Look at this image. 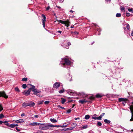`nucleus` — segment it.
Listing matches in <instances>:
<instances>
[{
    "instance_id": "obj_13",
    "label": "nucleus",
    "mask_w": 133,
    "mask_h": 133,
    "mask_svg": "<svg viewBox=\"0 0 133 133\" xmlns=\"http://www.w3.org/2000/svg\"><path fill=\"white\" fill-rule=\"evenodd\" d=\"M87 101H85V99H82V100H81L79 101V102L81 103V104H83L84 103L87 102Z\"/></svg>"
},
{
    "instance_id": "obj_42",
    "label": "nucleus",
    "mask_w": 133,
    "mask_h": 133,
    "mask_svg": "<svg viewBox=\"0 0 133 133\" xmlns=\"http://www.w3.org/2000/svg\"><path fill=\"white\" fill-rule=\"evenodd\" d=\"M97 117H92V119L95 120L97 119Z\"/></svg>"
},
{
    "instance_id": "obj_15",
    "label": "nucleus",
    "mask_w": 133,
    "mask_h": 133,
    "mask_svg": "<svg viewBox=\"0 0 133 133\" xmlns=\"http://www.w3.org/2000/svg\"><path fill=\"white\" fill-rule=\"evenodd\" d=\"M103 96V95L102 94H97L96 95V97L97 98H101Z\"/></svg>"
},
{
    "instance_id": "obj_57",
    "label": "nucleus",
    "mask_w": 133,
    "mask_h": 133,
    "mask_svg": "<svg viewBox=\"0 0 133 133\" xmlns=\"http://www.w3.org/2000/svg\"><path fill=\"white\" fill-rule=\"evenodd\" d=\"M105 1L106 2H110V0H105Z\"/></svg>"
},
{
    "instance_id": "obj_21",
    "label": "nucleus",
    "mask_w": 133,
    "mask_h": 133,
    "mask_svg": "<svg viewBox=\"0 0 133 133\" xmlns=\"http://www.w3.org/2000/svg\"><path fill=\"white\" fill-rule=\"evenodd\" d=\"M15 90L18 92H20V90L17 87H16L15 88Z\"/></svg>"
},
{
    "instance_id": "obj_17",
    "label": "nucleus",
    "mask_w": 133,
    "mask_h": 133,
    "mask_svg": "<svg viewBox=\"0 0 133 133\" xmlns=\"http://www.w3.org/2000/svg\"><path fill=\"white\" fill-rule=\"evenodd\" d=\"M88 127V126L87 125H83L82 126V129H86Z\"/></svg>"
},
{
    "instance_id": "obj_49",
    "label": "nucleus",
    "mask_w": 133,
    "mask_h": 133,
    "mask_svg": "<svg viewBox=\"0 0 133 133\" xmlns=\"http://www.w3.org/2000/svg\"><path fill=\"white\" fill-rule=\"evenodd\" d=\"M50 7L49 6H48L47 8H46V10H48L50 8Z\"/></svg>"
},
{
    "instance_id": "obj_27",
    "label": "nucleus",
    "mask_w": 133,
    "mask_h": 133,
    "mask_svg": "<svg viewBox=\"0 0 133 133\" xmlns=\"http://www.w3.org/2000/svg\"><path fill=\"white\" fill-rule=\"evenodd\" d=\"M128 10L129 12H132V13H133V10L132 8H128Z\"/></svg>"
},
{
    "instance_id": "obj_38",
    "label": "nucleus",
    "mask_w": 133,
    "mask_h": 133,
    "mask_svg": "<svg viewBox=\"0 0 133 133\" xmlns=\"http://www.w3.org/2000/svg\"><path fill=\"white\" fill-rule=\"evenodd\" d=\"M97 119L98 120H101L102 118L100 116L98 117H97Z\"/></svg>"
},
{
    "instance_id": "obj_35",
    "label": "nucleus",
    "mask_w": 133,
    "mask_h": 133,
    "mask_svg": "<svg viewBox=\"0 0 133 133\" xmlns=\"http://www.w3.org/2000/svg\"><path fill=\"white\" fill-rule=\"evenodd\" d=\"M126 28L128 30H129L130 29V26L128 24L126 26Z\"/></svg>"
},
{
    "instance_id": "obj_63",
    "label": "nucleus",
    "mask_w": 133,
    "mask_h": 133,
    "mask_svg": "<svg viewBox=\"0 0 133 133\" xmlns=\"http://www.w3.org/2000/svg\"><path fill=\"white\" fill-rule=\"evenodd\" d=\"M14 125H15V127H16L18 126V125L17 124H14Z\"/></svg>"
},
{
    "instance_id": "obj_60",
    "label": "nucleus",
    "mask_w": 133,
    "mask_h": 133,
    "mask_svg": "<svg viewBox=\"0 0 133 133\" xmlns=\"http://www.w3.org/2000/svg\"><path fill=\"white\" fill-rule=\"evenodd\" d=\"M16 129L18 131H20V130H19L16 127Z\"/></svg>"
},
{
    "instance_id": "obj_3",
    "label": "nucleus",
    "mask_w": 133,
    "mask_h": 133,
    "mask_svg": "<svg viewBox=\"0 0 133 133\" xmlns=\"http://www.w3.org/2000/svg\"><path fill=\"white\" fill-rule=\"evenodd\" d=\"M56 21L59 23H60L62 24H65V25L68 27L70 24V22L68 20L63 21L60 20H58L57 19H56Z\"/></svg>"
},
{
    "instance_id": "obj_55",
    "label": "nucleus",
    "mask_w": 133,
    "mask_h": 133,
    "mask_svg": "<svg viewBox=\"0 0 133 133\" xmlns=\"http://www.w3.org/2000/svg\"><path fill=\"white\" fill-rule=\"evenodd\" d=\"M72 129V128H68L67 129L68 130H71Z\"/></svg>"
},
{
    "instance_id": "obj_26",
    "label": "nucleus",
    "mask_w": 133,
    "mask_h": 133,
    "mask_svg": "<svg viewBox=\"0 0 133 133\" xmlns=\"http://www.w3.org/2000/svg\"><path fill=\"white\" fill-rule=\"evenodd\" d=\"M102 123L100 122H98L97 123V126H100L102 125Z\"/></svg>"
},
{
    "instance_id": "obj_50",
    "label": "nucleus",
    "mask_w": 133,
    "mask_h": 133,
    "mask_svg": "<svg viewBox=\"0 0 133 133\" xmlns=\"http://www.w3.org/2000/svg\"><path fill=\"white\" fill-rule=\"evenodd\" d=\"M66 127L65 126L63 125H60V127L61 128H64L65 127Z\"/></svg>"
},
{
    "instance_id": "obj_29",
    "label": "nucleus",
    "mask_w": 133,
    "mask_h": 133,
    "mask_svg": "<svg viewBox=\"0 0 133 133\" xmlns=\"http://www.w3.org/2000/svg\"><path fill=\"white\" fill-rule=\"evenodd\" d=\"M76 124L74 123H72L71 124V126L74 128H75L76 126Z\"/></svg>"
},
{
    "instance_id": "obj_40",
    "label": "nucleus",
    "mask_w": 133,
    "mask_h": 133,
    "mask_svg": "<svg viewBox=\"0 0 133 133\" xmlns=\"http://www.w3.org/2000/svg\"><path fill=\"white\" fill-rule=\"evenodd\" d=\"M126 14V16L128 17L130 16V14L129 13H127Z\"/></svg>"
},
{
    "instance_id": "obj_39",
    "label": "nucleus",
    "mask_w": 133,
    "mask_h": 133,
    "mask_svg": "<svg viewBox=\"0 0 133 133\" xmlns=\"http://www.w3.org/2000/svg\"><path fill=\"white\" fill-rule=\"evenodd\" d=\"M71 109H69L67 110V112L68 113H69L71 112Z\"/></svg>"
},
{
    "instance_id": "obj_64",
    "label": "nucleus",
    "mask_w": 133,
    "mask_h": 133,
    "mask_svg": "<svg viewBox=\"0 0 133 133\" xmlns=\"http://www.w3.org/2000/svg\"><path fill=\"white\" fill-rule=\"evenodd\" d=\"M37 94V93L36 92H34L33 93V94L34 95H36Z\"/></svg>"
},
{
    "instance_id": "obj_59",
    "label": "nucleus",
    "mask_w": 133,
    "mask_h": 133,
    "mask_svg": "<svg viewBox=\"0 0 133 133\" xmlns=\"http://www.w3.org/2000/svg\"><path fill=\"white\" fill-rule=\"evenodd\" d=\"M3 123V122L2 121H0V124H2Z\"/></svg>"
},
{
    "instance_id": "obj_9",
    "label": "nucleus",
    "mask_w": 133,
    "mask_h": 133,
    "mask_svg": "<svg viewBox=\"0 0 133 133\" xmlns=\"http://www.w3.org/2000/svg\"><path fill=\"white\" fill-rule=\"evenodd\" d=\"M40 124V123L37 122L32 123L29 124L30 125L36 126L39 125Z\"/></svg>"
},
{
    "instance_id": "obj_37",
    "label": "nucleus",
    "mask_w": 133,
    "mask_h": 133,
    "mask_svg": "<svg viewBox=\"0 0 133 133\" xmlns=\"http://www.w3.org/2000/svg\"><path fill=\"white\" fill-rule=\"evenodd\" d=\"M58 107H59L61 109H65V108L63 107H61L60 105H59L58 106Z\"/></svg>"
},
{
    "instance_id": "obj_28",
    "label": "nucleus",
    "mask_w": 133,
    "mask_h": 133,
    "mask_svg": "<svg viewBox=\"0 0 133 133\" xmlns=\"http://www.w3.org/2000/svg\"><path fill=\"white\" fill-rule=\"evenodd\" d=\"M26 85L25 84H23L22 85V87L24 89H25L26 87Z\"/></svg>"
},
{
    "instance_id": "obj_51",
    "label": "nucleus",
    "mask_w": 133,
    "mask_h": 133,
    "mask_svg": "<svg viewBox=\"0 0 133 133\" xmlns=\"http://www.w3.org/2000/svg\"><path fill=\"white\" fill-rule=\"evenodd\" d=\"M36 95L37 96H40V95L39 94H38V93H37V94H36Z\"/></svg>"
},
{
    "instance_id": "obj_32",
    "label": "nucleus",
    "mask_w": 133,
    "mask_h": 133,
    "mask_svg": "<svg viewBox=\"0 0 133 133\" xmlns=\"http://www.w3.org/2000/svg\"><path fill=\"white\" fill-rule=\"evenodd\" d=\"M27 80V78H22V80L23 81H26Z\"/></svg>"
},
{
    "instance_id": "obj_43",
    "label": "nucleus",
    "mask_w": 133,
    "mask_h": 133,
    "mask_svg": "<svg viewBox=\"0 0 133 133\" xmlns=\"http://www.w3.org/2000/svg\"><path fill=\"white\" fill-rule=\"evenodd\" d=\"M105 114V113H103L100 116H101V118H102V117L103 116H104V115Z\"/></svg>"
},
{
    "instance_id": "obj_12",
    "label": "nucleus",
    "mask_w": 133,
    "mask_h": 133,
    "mask_svg": "<svg viewBox=\"0 0 133 133\" xmlns=\"http://www.w3.org/2000/svg\"><path fill=\"white\" fill-rule=\"evenodd\" d=\"M126 100V99H124L123 98H119L118 99L119 101L120 102H123L124 101H125Z\"/></svg>"
},
{
    "instance_id": "obj_14",
    "label": "nucleus",
    "mask_w": 133,
    "mask_h": 133,
    "mask_svg": "<svg viewBox=\"0 0 133 133\" xmlns=\"http://www.w3.org/2000/svg\"><path fill=\"white\" fill-rule=\"evenodd\" d=\"M42 16L43 18V19H42V22H45L46 21V17L45 15L42 14Z\"/></svg>"
},
{
    "instance_id": "obj_2",
    "label": "nucleus",
    "mask_w": 133,
    "mask_h": 133,
    "mask_svg": "<svg viewBox=\"0 0 133 133\" xmlns=\"http://www.w3.org/2000/svg\"><path fill=\"white\" fill-rule=\"evenodd\" d=\"M61 63L64 66L65 65H69L70 64L71 62L69 60V59L66 58H62V60L61 62ZM64 67H65L66 68V67L65 66H64Z\"/></svg>"
},
{
    "instance_id": "obj_24",
    "label": "nucleus",
    "mask_w": 133,
    "mask_h": 133,
    "mask_svg": "<svg viewBox=\"0 0 133 133\" xmlns=\"http://www.w3.org/2000/svg\"><path fill=\"white\" fill-rule=\"evenodd\" d=\"M32 87H31V88H30V90L32 89V91H33V90L34 89H35V87L34 85H31Z\"/></svg>"
},
{
    "instance_id": "obj_6",
    "label": "nucleus",
    "mask_w": 133,
    "mask_h": 133,
    "mask_svg": "<svg viewBox=\"0 0 133 133\" xmlns=\"http://www.w3.org/2000/svg\"><path fill=\"white\" fill-rule=\"evenodd\" d=\"M27 103L28 106H29L30 107H33L35 105V103L32 101H30L29 102Z\"/></svg>"
},
{
    "instance_id": "obj_46",
    "label": "nucleus",
    "mask_w": 133,
    "mask_h": 133,
    "mask_svg": "<svg viewBox=\"0 0 133 133\" xmlns=\"http://www.w3.org/2000/svg\"><path fill=\"white\" fill-rule=\"evenodd\" d=\"M3 110V108L2 107H1L0 108V112L1 111Z\"/></svg>"
},
{
    "instance_id": "obj_44",
    "label": "nucleus",
    "mask_w": 133,
    "mask_h": 133,
    "mask_svg": "<svg viewBox=\"0 0 133 133\" xmlns=\"http://www.w3.org/2000/svg\"><path fill=\"white\" fill-rule=\"evenodd\" d=\"M45 22H42L43 26L44 28L45 26Z\"/></svg>"
},
{
    "instance_id": "obj_45",
    "label": "nucleus",
    "mask_w": 133,
    "mask_h": 133,
    "mask_svg": "<svg viewBox=\"0 0 133 133\" xmlns=\"http://www.w3.org/2000/svg\"><path fill=\"white\" fill-rule=\"evenodd\" d=\"M64 1V0H59V2L60 3H62Z\"/></svg>"
},
{
    "instance_id": "obj_34",
    "label": "nucleus",
    "mask_w": 133,
    "mask_h": 133,
    "mask_svg": "<svg viewBox=\"0 0 133 133\" xmlns=\"http://www.w3.org/2000/svg\"><path fill=\"white\" fill-rule=\"evenodd\" d=\"M50 103V102L49 101H46L44 102V104H48Z\"/></svg>"
},
{
    "instance_id": "obj_41",
    "label": "nucleus",
    "mask_w": 133,
    "mask_h": 133,
    "mask_svg": "<svg viewBox=\"0 0 133 133\" xmlns=\"http://www.w3.org/2000/svg\"><path fill=\"white\" fill-rule=\"evenodd\" d=\"M121 9L122 11H124L125 8L124 7H121Z\"/></svg>"
},
{
    "instance_id": "obj_11",
    "label": "nucleus",
    "mask_w": 133,
    "mask_h": 133,
    "mask_svg": "<svg viewBox=\"0 0 133 133\" xmlns=\"http://www.w3.org/2000/svg\"><path fill=\"white\" fill-rule=\"evenodd\" d=\"M16 123H21L24 122V120L23 119H19V120H16L15 121Z\"/></svg>"
},
{
    "instance_id": "obj_1",
    "label": "nucleus",
    "mask_w": 133,
    "mask_h": 133,
    "mask_svg": "<svg viewBox=\"0 0 133 133\" xmlns=\"http://www.w3.org/2000/svg\"><path fill=\"white\" fill-rule=\"evenodd\" d=\"M39 126V129L42 130H47L48 129L50 128L51 124H41Z\"/></svg>"
},
{
    "instance_id": "obj_4",
    "label": "nucleus",
    "mask_w": 133,
    "mask_h": 133,
    "mask_svg": "<svg viewBox=\"0 0 133 133\" xmlns=\"http://www.w3.org/2000/svg\"><path fill=\"white\" fill-rule=\"evenodd\" d=\"M130 108L131 113V118L130 120V121H133V102H132V105H130Z\"/></svg>"
},
{
    "instance_id": "obj_54",
    "label": "nucleus",
    "mask_w": 133,
    "mask_h": 133,
    "mask_svg": "<svg viewBox=\"0 0 133 133\" xmlns=\"http://www.w3.org/2000/svg\"><path fill=\"white\" fill-rule=\"evenodd\" d=\"M75 34H78V32H74Z\"/></svg>"
},
{
    "instance_id": "obj_23",
    "label": "nucleus",
    "mask_w": 133,
    "mask_h": 133,
    "mask_svg": "<svg viewBox=\"0 0 133 133\" xmlns=\"http://www.w3.org/2000/svg\"><path fill=\"white\" fill-rule=\"evenodd\" d=\"M33 91L34 92H36L37 93H39L41 92V91L37 90L36 89L33 90Z\"/></svg>"
},
{
    "instance_id": "obj_53",
    "label": "nucleus",
    "mask_w": 133,
    "mask_h": 133,
    "mask_svg": "<svg viewBox=\"0 0 133 133\" xmlns=\"http://www.w3.org/2000/svg\"><path fill=\"white\" fill-rule=\"evenodd\" d=\"M123 104L124 105H125V104L126 103L125 101H124L123 102Z\"/></svg>"
},
{
    "instance_id": "obj_20",
    "label": "nucleus",
    "mask_w": 133,
    "mask_h": 133,
    "mask_svg": "<svg viewBox=\"0 0 133 133\" xmlns=\"http://www.w3.org/2000/svg\"><path fill=\"white\" fill-rule=\"evenodd\" d=\"M90 118V116L89 115H86L85 117V118L86 119H88Z\"/></svg>"
},
{
    "instance_id": "obj_31",
    "label": "nucleus",
    "mask_w": 133,
    "mask_h": 133,
    "mask_svg": "<svg viewBox=\"0 0 133 133\" xmlns=\"http://www.w3.org/2000/svg\"><path fill=\"white\" fill-rule=\"evenodd\" d=\"M4 117V116L3 114H1L0 115V118L1 119L3 118Z\"/></svg>"
},
{
    "instance_id": "obj_7",
    "label": "nucleus",
    "mask_w": 133,
    "mask_h": 133,
    "mask_svg": "<svg viewBox=\"0 0 133 133\" xmlns=\"http://www.w3.org/2000/svg\"><path fill=\"white\" fill-rule=\"evenodd\" d=\"M60 84L58 82L55 83L54 85L53 88L57 89L60 86Z\"/></svg>"
},
{
    "instance_id": "obj_8",
    "label": "nucleus",
    "mask_w": 133,
    "mask_h": 133,
    "mask_svg": "<svg viewBox=\"0 0 133 133\" xmlns=\"http://www.w3.org/2000/svg\"><path fill=\"white\" fill-rule=\"evenodd\" d=\"M30 89H29L27 91H25L24 92H23V93L24 94L28 95L30 94Z\"/></svg>"
},
{
    "instance_id": "obj_36",
    "label": "nucleus",
    "mask_w": 133,
    "mask_h": 133,
    "mask_svg": "<svg viewBox=\"0 0 133 133\" xmlns=\"http://www.w3.org/2000/svg\"><path fill=\"white\" fill-rule=\"evenodd\" d=\"M43 101H40L39 102L38 104H42L43 103Z\"/></svg>"
},
{
    "instance_id": "obj_5",
    "label": "nucleus",
    "mask_w": 133,
    "mask_h": 133,
    "mask_svg": "<svg viewBox=\"0 0 133 133\" xmlns=\"http://www.w3.org/2000/svg\"><path fill=\"white\" fill-rule=\"evenodd\" d=\"M0 97H2L5 98H8V96L6 95L4 91L0 92Z\"/></svg>"
},
{
    "instance_id": "obj_33",
    "label": "nucleus",
    "mask_w": 133,
    "mask_h": 133,
    "mask_svg": "<svg viewBox=\"0 0 133 133\" xmlns=\"http://www.w3.org/2000/svg\"><path fill=\"white\" fill-rule=\"evenodd\" d=\"M9 127L11 128H13L15 127V125H14V124H12L10 125H9Z\"/></svg>"
},
{
    "instance_id": "obj_16",
    "label": "nucleus",
    "mask_w": 133,
    "mask_h": 133,
    "mask_svg": "<svg viewBox=\"0 0 133 133\" xmlns=\"http://www.w3.org/2000/svg\"><path fill=\"white\" fill-rule=\"evenodd\" d=\"M50 120L53 123H56L57 122V121L54 118H51Z\"/></svg>"
},
{
    "instance_id": "obj_61",
    "label": "nucleus",
    "mask_w": 133,
    "mask_h": 133,
    "mask_svg": "<svg viewBox=\"0 0 133 133\" xmlns=\"http://www.w3.org/2000/svg\"><path fill=\"white\" fill-rule=\"evenodd\" d=\"M5 125L8 126H9V125H9V123L6 124Z\"/></svg>"
},
{
    "instance_id": "obj_25",
    "label": "nucleus",
    "mask_w": 133,
    "mask_h": 133,
    "mask_svg": "<svg viewBox=\"0 0 133 133\" xmlns=\"http://www.w3.org/2000/svg\"><path fill=\"white\" fill-rule=\"evenodd\" d=\"M116 16V17H119L121 16V14L120 13H117Z\"/></svg>"
},
{
    "instance_id": "obj_58",
    "label": "nucleus",
    "mask_w": 133,
    "mask_h": 133,
    "mask_svg": "<svg viewBox=\"0 0 133 133\" xmlns=\"http://www.w3.org/2000/svg\"><path fill=\"white\" fill-rule=\"evenodd\" d=\"M58 32V33H61L62 32V31H57Z\"/></svg>"
},
{
    "instance_id": "obj_18",
    "label": "nucleus",
    "mask_w": 133,
    "mask_h": 133,
    "mask_svg": "<svg viewBox=\"0 0 133 133\" xmlns=\"http://www.w3.org/2000/svg\"><path fill=\"white\" fill-rule=\"evenodd\" d=\"M51 127H56L57 128H59L60 127V125H54L51 124Z\"/></svg>"
},
{
    "instance_id": "obj_52",
    "label": "nucleus",
    "mask_w": 133,
    "mask_h": 133,
    "mask_svg": "<svg viewBox=\"0 0 133 133\" xmlns=\"http://www.w3.org/2000/svg\"><path fill=\"white\" fill-rule=\"evenodd\" d=\"M56 7L59 9H60L61 8V7L59 6H56Z\"/></svg>"
},
{
    "instance_id": "obj_47",
    "label": "nucleus",
    "mask_w": 133,
    "mask_h": 133,
    "mask_svg": "<svg viewBox=\"0 0 133 133\" xmlns=\"http://www.w3.org/2000/svg\"><path fill=\"white\" fill-rule=\"evenodd\" d=\"M25 115L24 113H23L21 115V116L23 117L25 116Z\"/></svg>"
},
{
    "instance_id": "obj_56",
    "label": "nucleus",
    "mask_w": 133,
    "mask_h": 133,
    "mask_svg": "<svg viewBox=\"0 0 133 133\" xmlns=\"http://www.w3.org/2000/svg\"><path fill=\"white\" fill-rule=\"evenodd\" d=\"M79 119V117L76 118H75V119L76 120L77 119Z\"/></svg>"
},
{
    "instance_id": "obj_48",
    "label": "nucleus",
    "mask_w": 133,
    "mask_h": 133,
    "mask_svg": "<svg viewBox=\"0 0 133 133\" xmlns=\"http://www.w3.org/2000/svg\"><path fill=\"white\" fill-rule=\"evenodd\" d=\"M34 117L36 118H38V115H35L34 116Z\"/></svg>"
},
{
    "instance_id": "obj_22",
    "label": "nucleus",
    "mask_w": 133,
    "mask_h": 133,
    "mask_svg": "<svg viewBox=\"0 0 133 133\" xmlns=\"http://www.w3.org/2000/svg\"><path fill=\"white\" fill-rule=\"evenodd\" d=\"M64 91V89H63L61 90H60L59 91V92L60 94H62L63 93Z\"/></svg>"
},
{
    "instance_id": "obj_30",
    "label": "nucleus",
    "mask_w": 133,
    "mask_h": 133,
    "mask_svg": "<svg viewBox=\"0 0 133 133\" xmlns=\"http://www.w3.org/2000/svg\"><path fill=\"white\" fill-rule=\"evenodd\" d=\"M66 101V100L65 99H62L61 103L62 104H64Z\"/></svg>"
},
{
    "instance_id": "obj_10",
    "label": "nucleus",
    "mask_w": 133,
    "mask_h": 133,
    "mask_svg": "<svg viewBox=\"0 0 133 133\" xmlns=\"http://www.w3.org/2000/svg\"><path fill=\"white\" fill-rule=\"evenodd\" d=\"M22 106L24 108H25L26 107L28 106V103L25 102H24L22 104Z\"/></svg>"
},
{
    "instance_id": "obj_19",
    "label": "nucleus",
    "mask_w": 133,
    "mask_h": 133,
    "mask_svg": "<svg viewBox=\"0 0 133 133\" xmlns=\"http://www.w3.org/2000/svg\"><path fill=\"white\" fill-rule=\"evenodd\" d=\"M104 121L105 123H106L108 124H109L110 123V121L109 120L107 119H105L104 120Z\"/></svg>"
},
{
    "instance_id": "obj_62",
    "label": "nucleus",
    "mask_w": 133,
    "mask_h": 133,
    "mask_svg": "<svg viewBox=\"0 0 133 133\" xmlns=\"http://www.w3.org/2000/svg\"><path fill=\"white\" fill-rule=\"evenodd\" d=\"M37 133H43V132L41 131H39L37 132Z\"/></svg>"
}]
</instances>
